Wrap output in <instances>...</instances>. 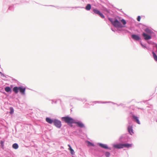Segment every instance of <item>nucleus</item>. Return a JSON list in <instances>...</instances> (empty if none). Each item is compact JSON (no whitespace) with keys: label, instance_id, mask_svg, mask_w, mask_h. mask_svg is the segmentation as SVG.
I'll return each instance as SVG.
<instances>
[{"label":"nucleus","instance_id":"nucleus-1","mask_svg":"<svg viewBox=\"0 0 157 157\" xmlns=\"http://www.w3.org/2000/svg\"><path fill=\"white\" fill-rule=\"evenodd\" d=\"M54 125L57 128H59L62 126L61 122L56 119H54Z\"/></svg>","mask_w":157,"mask_h":157},{"label":"nucleus","instance_id":"nucleus-2","mask_svg":"<svg viewBox=\"0 0 157 157\" xmlns=\"http://www.w3.org/2000/svg\"><path fill=\"white\" fill-rule=\"evenodd\" d=\"M74 123L76 124L77 126L80 128L84 127V125L81 122H75V120L69 117V123Z\"/></svg>","mask_w":157,"mask_h":157},{"label":"nucleus","instance_id":"nucleus-3","mask_svg":"<svg viewBox=\"0 0 157 157\" xmlns=\"http://www.w3.org/2000/svg\"><path fill=\"white\" fill-rule=\"evenodd\" d=\"M26 88L22 86H20L19 91L21 95H25V92Z\"/></svg>","mask_w":157,"mask_h":157},{"label":"nucleus","instance_id":"nucleus-4","mask_svg":"<svg viewBox=\"0 0 157 157\" xmlns=\"http://www.w3.org/2000/svg\"><path fill=\"white\" fill-rule=\"evenodd\" d=\"M113 25L116 27H121V25L120 22L117 20H115L114 22H112Z\"/></svg>","mask_w":157,"mask_h":157},{"label":"nucleus","instance_id":"nucleus-5","mask_svg":"<svg viewBox=\"0 0 157 157\" xmlns=\"http://www.w3.org/2000/svg\"><path fill=\"white\" fill-rule=\"evenodd\" d=\"M61 119L62 121L67 123L69 125V115L62 117Z\"/></svg>","mask_w":157,"mask_h":157},{"label":"nucleus","instance_id":"nucleus-6","mask_svg":"<svg viewBox=\"0 0 157 157\" xmlns=\"http://www.w3.org/2000/svg\"><path fill=\"white\" fill-rule=\"evenodd\" d=\"M11 87L9 86H7L5 87V90L8 93H11L12 92V90L11 88L13 86L11 85Z\"/></svg>","mask_w":157,"mask_h":157},{"label":"nucleus","instance_id":"nucleus-7","mask_svg":"<svg viewBox=\"0 0 157 157\" xmlns=\"http://www.w3.org/2000/svg\"><path fill=\"white\" fill-rule=\"evenodd\" d=\"M19 88L20 86H15L12 89V90L15 94H17L19 92Z\"/></svg>","mask_w":157,"mask_h":157},{"label":"nucleus","instance_id":"nucleus-8","mask_svg":"<svg viewBox=\"0 0 157 157\" xmlns=\"http://www.w3.org/2000/svg\"><path fill=\"white\" fill-rule=\"evenodd\" d=\"M46 121L49 124H52L53 123L54 119H52L51 118L47 117L45 118Z\"/></svg>","mask_w":157,"mask_h":157},{"label":"nucleus","instance_id":"nucleus-9","mask_svg":"<svg viewBox=\"0 0 157 157\" xmlns=\"http://www.w3.org/2000/svg\"><path fill=\"white\" fill-rule=\"evenodd\" d=\"M142 35L144 37L145 40H149L151 39V37L150 36L147 34L145 33H143Z\"/></svg>","mask_w":157,"mask_h":157},{"label":"nucleus","instance_id":"nucleus-10","mask_svg":"<svg viewBox=\"0 0 157 157\" xmlns=\"http://www.w3.org/2000/svg\"><path fill=\"white\" fill-rule=\"evenodd\" d=\"M113 147L116 148L120 149L123 148V144H114Z\"/></svg>","mask_w":157,"mask_h":157},{"label":"nucleus","instance_id":"nucleus-11","mask_svg":"<svg viewBox=\"0 0 157 157\" xmlns=\"http://www.w3.org/2000/svg\"><path fill=\"white\" fill-rule=\"evenodd\" d=\"M132 38L136 40H139L140 39V38L137 35L133 34L131 36Z\"/></svg>","mask_w":157,"mask_h":157},{"label":"nucleus","instance_id":"nucleus-12","mask_svg":"<svg viewBox=\"0 0 157 157\" xmlns=\"http://www.w3.org/2000/svg\"><path fill=\"white\" fill-rule=\"evenodd\" d=\"M123 148L124 147L129 148L132 146V144L128 143L123 144Z\"/></svg>","mask_w":157,"mask_h":157},{"label":"nucleus","instance_id":"nucleus-13","mask_svg":"<svg viewBox=\"0 0 157 157\" xmlns=\"http://www.w3.org/2000/svg\"><path fill=\"white\" fill-rule=\"evenodd\" d=\"M18 145L17 143H14L12 145V147L15 149H17L18 148Z\"/></svg>","mask_w":157,"mask_h":157},{"label":"nucleus","instance_id":"nucleus-14","mask_svg":"<svg viewBox=\"0 0 157 157\" xmlns=\"http://www.w3.org/2000/svg\"><path fill=\"white\" fill-rule=\"evenodd\" d=\"M132 117L134 119L136 120V121L137 123H138L139 124H140V122L138 119V118L137 117L135 116H133Z\"/></svg>","mask_w":157,"mask_h":157},{"label":"nucleus","instance_id":"nucleus-15","mask_svg":"<svg viewBox=\"0 0 157 157\" xmlns=\"http://www.w3.org/2000/svg\"><path fill=\"white\" fill-rule=\"evenodd\" d=\"M128 131L130 133L131 135H132V133H133V130L132 127L129 126L128 128Z\"/></svg>","mask_w":157,"mask_h":157},{"label":"nucleus","instance_id":"nucleus-16","mask_svg":"<svg viewBox=\"0 0 157 157\" xmlns=\"http://www.w3.org/2000/svg\"><path fill=\"white\" fill-rule=\"evenodd\" d=\"M145 31L149 34H151L152 33V31L149 29L147 28L145 29Z\"/></svg>","mask_w":157,"mask_h":157},{"label":"nucleus","instance_id":"nucleus-17","mask_svg":"<svg viewBox=\"0 0 157 157\" xmlns=\"http://www.w3.org/2000/svg\"><path fill=\"white\" fill-rule=\"evenodd\" d=\"M99 146L102 148L107 149L108 148V147L105 144H99Z\"/></svg>","mask_w":157,"mask_h":157},{"label":"nucleus","instance_id":"nucleus-18","mask_svg":"<svg viewBox=\"0 0 157 157\" xmlns=\"http://www.w3.org/2000/svg\"><path fill=\"white\" fill-rule=\"evenodd\" d=\"M4 141H3L2 140H1L0 141V146H1V148L3 149H4Z\"/></svg>","mask_w":157,"mask_h":157},{"label":"nucleus","instance_id":"nucleus-19","mask_svg":"<svg viewBox=\"0 0 157 157\" xmlns=\"http://www.w3.org/2000/svg\"><path fill=\"white\" fill-rule=\"evenodd\" d=\"M53 6V7H55L56 8H57V9H61V8H68V7H59V6H53V5H50V6Z\"/></svg>","mask_w":157,"mask_h":157},{"label":"nucleus","instance_id":"nucleus-20","mask_svg":"<svg viewBox=\"0 0 157 157\" xmlns=\"http://www.w3.org/2000/svg\"><path fill=\"white\" fill-rule=\"evenodd\" d=\"M91 8V6L90 4H88L86 7V9L87 10H89Z\"/></svg>","mask_w":157,"mask_h":157},{"label":"nucleus","instance_id":"nucleus-21","mask_svg":"<svg viewBox=\"0 0 157 157\" xmlns=\"http://www.w3.org/2000/svg\"><path fill=\"white\" fill-rule=\"evenodd\" d=\"M10 111L9 113L11 114L13 113L14 112V109L12 107H10Z\"/></svg>","mask_w":157,"mask_h":157},{"label":"nucleus","instance_id":"nucleus-22","mask_svg":"<svg viewBox=\"0 0 157 157\" xmlns=\"http://www.w3.org/2000/svg\"><path fill=\"white\" fill-rule=\"evenodd\" d=\"M93 12L95 13H96V14H98L99 15V13H100V11L99 10H98L97 9H94L93 10Z\"/></svg>","mask_w":157,"mask_h":157},{"label":"nucleus","instance_id":"nucleus-23","mask_svg":"<svg viewBox=\"0 0 157 157\" xmlns=\"http://www.w3.org/2000/svg\"><path fill=\"white\" fill-rule=\"evenodd\" d=\"M152 54L153 55V57H154V59L155 61H157V55H156V54L153 52H152Z\"/></svg>","mask_w":157,"mask_h":157},{"label":"nucleus","instance_id":"nucleus-24","mask_svg":"<svg viewBox=\"0 0 157 157\" xmlns=\"http://www.w3.org/2000/svg\"><path fill=\"white\" fill-rule=\"evenodd\" d=\"M69 150L70 151L71 153V155H73L74 154V150L71 148V147L69 145Z\"/></svg>","mask_w":157,"mask_h":157},{"label":"nucleus","instance_id":"nucleus-25","mask_svg":"<svg viewBox=\"0 0 157 157\" xmlns=\"http://www.w3.org/2000/svg\"><path fill=\"white\" fill-rule=\"evenodd\" d=\"M13 5L10 6L8 8V10H10L13 11L14 10Z\"/></svg>","mask_w":157,"mask_h":157},{"label":"nucleus","instance_id":"nucleus-26","mask_svg":"<svg viewBox=\"0 0 157 157\" xmlns=\"http://www.w3.org/2000/svg\"><path fill=\"white\" fill-rule=\"evenodd\" d=\"M88 143V146H94V145L92 143L90 142V141H88L87 142Z\"/></svg>","mask_w":157,"mask_h":157},{"label":"nucleus","instance_id":"nucleus-27","mask_svg":"<svg viewBox=\"0 0 157 157\" xmlns=\"http://www.w3.org/2000/svg\"><path fill=\"white\" fill-rule=\"evenodd\" d=\"M10 3V2L8 0H5L4 2V4H6L8 6L9 5Z\"/></svg>","mask_w":157,"mask_h":157},{"label":"nucleus","instance_id":"nucleus-28","mask_svg":"<svg viewBox=\"0 0 157 157\" xmlns=\"http://www.w3.org/2000/svg\"><path fill=\"white\" fill-rule=\"evenodd\" d=\"M105 155L106 157H109L110 155V154L109 152H107L105 153Z\"/></svg>","mask_w":157,"mask_h":157},{"label":"nucleus","instance_id":"nucleus-29","mask_svg":"<svg viewBox=\"0 0 157 157\" xmlns=\"http://www.w3.org/2000/svg\"><path fill=\"white\" fill-rule=\"evenodd\" d=\"M121 21L122 23L124 25H125L126 24V21H125L124 19H122L121 20Z\"/></svg>","mask_w":157,"mask_h":157},{"label":"nucleus","instance_id":"nucleus-30","mask_svg":"<svg viewBox=\"0 0 157 157\" xmlns=\"http://www.w3.org/2000/svg\"><path fill=\"white\" fill-rule=\"evenodd\" d=\"M99 15L102 18H105V16L101 12H100V13L99 14Z\"/></svg>","mask_w":157,"mask_h":157},{"label":"nucleus","instance_id":"nucleus-31","mask_svg":"<svg viewBox=\"0 0 157 157\" xmlns=\"http://www.w3.org/2000/svg\"><path fill=\"white\" fill-rule=\"evenodd\" d=\"M50 101H52V104H53V103L54 102V103H57V101H55L54 100H50Z\"/></svg>","mask_w":157,"mask_h":157},{"label":"nucleus","instance_id":"nucleus-32","mask_svg":"<svg viewBox=\"0 0 157 157\" xmlns=\"http://www.w3.org/2000/svg\"><path fill=\"white\" fill-rule=\"evenodd\" d=\"M141 17L140 16H138L137 18V20L138 21H140V20Z\"/></svg>","mask_w":157,"mask_h":157},{"label":"nucleus","instance_id":"nucleus-33","mask_svg":"<svg viewBox=\"0 0 157 157\" xmlns=\"http://www.w3.org/2000/svg\"><path fill=\"white\" fill-rule=\"evenodd\" d=\"M2 93H3V94H4L6 96H7V94L6 93V92H2Z\"/></svg>","mask_w":157,"mask_h":157},{"label":"nucleus","instance_id":"nucleus-34","mask_svg":"<svg viewBox=\"0 0 157 157\" xmlns=\"http://www.w3.org/2000/svg\"><path fill=\"white\" fill-rule=\"evenodd\" d=\"M1 75L3 77H6L5 75L2 73L1 74Z\"/></svg>","mask_w":157,"mask_h":157},{"label":"nucleus","instance_id":"nucleus-35","mask_svg":"<svg viewBox=\"0 0 157 157\" xmlns=\"http://www.w3.org/2000/svg\"><path fill=\"white\" fill-rule=\"evenodd\" d=\"M109 21H110L112 23V22H113V21H112V20H111V18H109Z\"/></svg>","mask_w":157,"mask_h":157},{"label":"nucleus","instance_id":"nucleus-36","mask_svg":"<svg viewBox=\"0 0 157 157\" xmlns=\"http://www.w3.org/2000/svg\"><path fill=\"white\" fill-rule=\"evenodd\" d=\"M155 47H156V48H157V44H155Z\"/></svg>","mask_w":157,"mask_h":157},{"label":"nucleus","instance_id":"nucleus-37","mask_svg":"<svg viewBox=\"0 0 157 157\" xmlns=\"http://www.w3.org/2000/svg\"><path fill=\"white\" fill-rule=\"evenodd\" d=\"M2 72L1 71H0V74H2Z\"/></svg>","mask_w":157,"mask_h":157},{"label":"nucleus","instance_id":"nucleus-38","mask_svg":"<svg viewBox=\"0 0 157 157\" xmlns=\"http://www.w3.org/2000/svg\"><path fill=\"white\" fill-rule=\"evenodd\" d=\"M63 147H61V148H63Z\"/></svg>","mask_w":157,"mask_h":157},{"label":"nucleus","instance_id":"nucleus-39","mask_svg":"<svg viewBox=\"0 0 157 157\" xmlns=\"http://www.w3.org/2000/svg\"><path fill=\"white\" fill-rule=\"evenodd\" d=\"M63 147H61V148H63Z\"/></svg>","mask_w":157,"mask_h":157},{"label":"nucleus","instance_id":"nucleus-40","mask_svg":"<svg viewBox=\"0 0 157 157\" xmlns=\"http://www.w3.org/2000/svg\"><path fill=\"white\" fill-rule=\"evenodd\" d=\"M67 146L69 147V144L67 145Z\"/></svg>","mask_w":157,"mask_h":157}]
</instances>
